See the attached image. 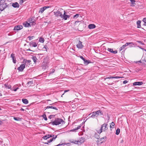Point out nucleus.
I'll return each instance as SVG.
<instances>
[{"label": "nucleus", "instance_id": "obj_17", "mask_svg": "<svg viewBox=\"0 0 146 146\" xmlns=\"http://www.w3.org/2000/svg\"><path fill=\"white\" fill-rule=\"evenodd\" d=\"M143 84V82H134L133 83V86H136V85H141Z\"/></svg>", "mask_w": 146, "mask_h": 146}, {"label": "nucleus", "instance_id": "obj_6", "mask_svg": "<svg viewBox=\"0 0 146 146\" xmlns=\"http://www.w3.org/2000/svg\"><path fill=\"white\" fill-rule=\"evenodd\" d=\"M23 28V27L22 25H18L15 27L14 30V31H18L22 29Z\"/></svg>", "mask_w": 146, "mask_h": 146}, {"label": "nucleus", "instance_id": "obj_24", "mask_svg": "<svg viewBox=\"0 0 146 146\" xmlns=\"http://www.w3.org/2000/svg\"><path fill=\"white\" fill-rule=\"evenodd\" d=\"M96 25L94 24H89L88 26V27L89 29H92L95 28Z\"/></svg>", "mask_w": 146, "mask_h": 146}, {"label": "nucleus", "instance_id": "obj_39", "mask_svg": "<svg viewBox=\"0 0 146 146\" xmlns=\"http://www.w3.org/2000/svg\"><path fill=\"white\" fill-rule=\"evenodd\" d=\"M42 117L46 121L47 120V118L45 113L43 114L42 115Z\"/></svg>", "mask_w": 146, "mask_h": 146}, {"label": "nucleus", "instance_id": "obj_32", "mask_svg": "<svg viewBox=\"0 0 146 146\" xmlns=\"http://www.w3.org/2000/svg\"><path fill=\"white\" fill-rule=\"evenodd\" d=\"M32 58L34 62L35 63L36 61V60H37V58L35 56H32Z\"/></svg>", "mask_w": 146, "mask_h": 146}, {"label": "nucleus", "instance_id": "obj_57", "mask_svg": "<svg viewBox=\"0 0 146 146\" xmlns=\"http://www.w3.org/2000/svg\"><path fill=\"white\" fill-rule=\"evenodd\" d=\"M29 21L30 22H31L33 21V19L32 18H30L29 19Z\"/></svg>", "mask_w": 146, "mask_h": 146}, {"label": "nucleus", "instance_id": "obj_7", "mask_svg": "<svg viewBox=\"0 0 146 146\" xmlns=\"http://www.w3.org/2000/svg\"><path fill=\"white\" fill-rule=\"evenodd\" d=\"M8 6L6 3H3L0 5V8L2 9V11Z\"/></svg>", "mask_w": 146, "mask_h": 146}, {"label": "nucleus", "instance_id": "obj_58", "mask_svg": "<svg viewBox=\"0 0 146 146\" xmlns=\"http://www.w3.org/2000/svg\"><path fill=\"white\" fill-rule=\"evenodd\" d=\"M128 82V81L125 80V81H123V84H126V83H127Z\"/></svg>", "mask_w": 146, "mask_h": 146}, {"label": "nucleus", "instance_id": "obj_30", "mask_svg": "<svg viewBox=\"0 0 146 146\" xmlns=\"http://www.w3.org/2000/svg\"><path fill=\"white\" fill-rule=\"evenodd\" d=\"M141 23V21H137V27L138 28H140L141 27L140 23Z\"/></svg>", "mask_w": 146, "mask_h": 146}, {"label": "nucleus", "instance_id": "obj_42", "mask_svg": "<svg viewBox=\"0 0 146 146\" xmlns=\"http://www.w3.org/2000/svg\"><path fill=\"white\" fill-rule=\"evenodd\" d=\"M143 21L144 22V25L146 26V18H145L143 19Z\"/></svg>", "mask_w": 146, "mask_h": 146}, {"label": "nucleus", "instance_id": "obj_54", "mask_svg": "<svg viewBox=\"0 0 146 146\" xmlns=\"http://www.w3.org/2000/svg\"><path fill=\"white\" fill-rule=\"evenodd\" d=\"M137 42L139 43H140L142 45H144V44L143 43H142V42L141 41H138H138H137Z\"/></svg>", "mask_w": 146, "mask_h": 146}, {"label": "nucleus", "instance_id": "obj_48", "mask_svg": "<svg viewBox=\"0 0 146 146\" xmlns=\"http://www.w3.org/2000/svg\"><path fill=\"white\" fill-rule=\"evenodd\" d=\"M79 21H76L75 23H74V25H78V23H79Z\"/></svg>", "mask_w": 146, "mask_h": 146}, {"label": "nucleus", "instance_id": "obj_14", "mask_svg": "<svg viewBox=\"0 0 146 146\" xmlns=\"http://www.w3.org/2000/svg\"><path fill=\"white\" fill-rule=\"evenodd\" d=\"M77 47L79 48H82L83 47V46L82 45V42L80 41L76 45Z\"/></svg>", "mask_w": 146, "mask_h": 146}, {"label": "nucleus", "instance_id": "obj_21", "mask_svg": "<svg viewBox=\"0 0 146 146\" xmlns=\"http://www.w3.org/2000/svg\"><path fill=\"white\" fill-rule=\"evenodd\" d=\"M11 57L12 58L14 64L16 63V60L15 57V54L13 53L11 54Z\"/></svg>", "mask_w": 146, "mask_h": 146}, {"label": "nucleus", "instance_id": "obj_8", "mask_svg": "<svg viewBox=\"0 0 146 146\" xmlns=\"http://www.w3.org/2000/svg\"><path fill=\"white\" fill-rule=\"evenodd\" d=\"M49 108H51V109H52L54 110H58V109L56 108V107H54V105H53L52 106H47L46 107H45L44 108V110H46L47 109H48Z\"/></svg>", "mask_w": 146, "mask_h": 146}, {"label": "nucleus", "instance_id": "obj_23", "mask_svg": "<svg viewBox=\"0 0 146 146\" xmlns=\"http://www.w3.org/2000/svg\"><path fill=\"white\" fill-rule=\"evenodd\" d=\"M129 44H132V43H126L125 44L123 45L122 46H121L119 48V50L121 51L122 50L125 46H128Z\"/></svg>", "mask_w": 146, "mask_h": 146}, {"label": "nucleus", "instance_id": "obj_28", "mask_svg": "<svg viewBox=\"0 0 146 146\" xmlns=\"http://www.w3.org/2000/svg\"><path fill=\"white\" fill-rule=\"evenodd\" d=\"M22 101L23 103L27 104L29 103L28 101L26 99H23Z\"/></svg>", "mask_w": 146, "mask_h": 146}, {"label": "nucleus", "instance_id": "obj_31", "mask_svg": "<svg viewBox=\"0 0 146 146\" xmlns=\"http://www.w3.org/2000/svg\"><path fill=\"white\" fill-rule=\"evenodd\" d=\"M39 41L40 42L43 43L44 41V38L42 37H40L39 39Z\"/></svg>", "mask_w": 146, "mask_h": 146}, {"label": "nucleus", "instance_id": "obj_44", "mask_svg": "<svg viewBox=\"0 0 146 146\" xmlns=\"http://www.w3.org/2000/svg\"><path fill=\"white\" fill-rule=\"evenodd\" d=\"M55 116V115H49L48 117V118H49L50 119H51L53 117H54Z\"/></svg>", "mask_w": 146, "mask_h": 146}, {"label": "nucleus", "instance_id": "obj_22", "mask_svg": "<svg viewBox=\"0 0 146 146\" xmlns=\"http://www.w3.org/2000/svg\"><path fill=\"white\" fill-rule=\"evenodd\" d=\"M95 112L97 116L99 115H101L103 114V113L102 112V110H100L95 111Z\"/></svg>", "mask_w": 146, "mask_h": 146}, {"label": "nucleus", "instance_id": "obj_49", "mask_svg": "<svg viewBox=\"0 0 146 146\" xmlns=\"http://www.w3.org/2000/svg\"><path fill=\"white\" fill-rule=\"evenodd\" d=\"M24 1L23 0H20L19 1V4L20 5H22L24 2Z\"/></svg>", "mask_w": 146, "mask_h": 146}, {"label": "nucleus", "instance_id": "obj_59", "mask_svg": "<svg viewBox=\"0 0 146 146\" xmlns=\"http://www.w3.org/2000/svg\"><path fill=\"white\" fill-rule=\"evenodd\" d=\"M52 141V139H50V140L47 141L48 143H50Z\"/></svg>", "mask_w": 146, "mask_h": 146}, {"label": "nucleus", "instance_id": "obj_20", "mask_svg": "<svg viewBox=\"0 0 146 146\" xmlns=\"http://www.w3.org/2000/svg\"><path fill=\"white\" fill-rule=\"evenodd\" d=\"M46 103L47 104L50 105H53L54 104L57 103V102H55L54 103H52V101L50 100H46Z\"/></svg>", "mask_w": 146, "mask_h": 146}, {"label": "nucleus", "instance_id": "obj_62", "mask_svg": "<svg viewBox=\"0 0 146 146\" xmlns=\"http://www.w3.org/2000/svg\"><path fill=\"white\" fill-rule=\"evenodd\" d=\"M20 110L21 111H24V110L23 109V108H22L20 109Z\"/></svg>", "mask_w": 146, "mask_h": 146}, {"label": "nucleus", "instance_id": "obj_1", "mask_svg": "<svg viewBox=\"0 0 146 146\" xmlns=\"http://www.w3.org/2000/svg\"><path fill=\"white\" fill-rule=\"evenodd\" d=\"M63 122V120L59 118H57L53 122H50L49 124H51L52 125H58L61 124L62 122Z\"/></svg>", "mask_w": 146, "mask_h": 146}, {"label": "nucleus", "instance_id": "obj_19", "mask_svg": "<svg viewBox=\"0 0 146 146\" xmlns=\"http://www.w3.org/2000/svg\"><path fill=\"white\" fill-rule=\"evenodd\" d=\"M107 50L110 52L114 54H116L117 52V50L113 51L112 49L111 48H108L107 49Z\"/></svg>", "mask_w": 146, "mask_h": 146}, {"label": "nucleus", "instance_id": "obj_13", "mask_svg": "<svg viewBox=\"0 0 146 146\" xmlns=\"http://www.w3.org/2000/svg\"><path fill=\"white\" fill-rule=\"evenodd\" d=\"M108 124H104L102 125L101 127L103 129V131H105L106 130H107L108 129L107 127Z\"/></svg>", "mask_w": 146, "mask_h": 146}, {"label": "nucleus", "instance_id": "obj_15", "mask_svg": "<svg viewBox=\"0 0 146 146\" xmlns=\"http://www.w3.org/2000/svg\"><path fill=\"white\" fill-rule=\"evenodd\" d=\"M12 4V6L14 8H19V4L17 2L13 3H11Z\"/></svg>", "mask_w": 146, "mask_h": 146}, {"label": "nucleus", "instance_id": "obj_2", "mask_svg": "<svg viewBox=\"0 0 146 146\" xmlns=\"http://www.w3.org/2000/svg\"><path fill=\"white\" fill-rule=\"evenodd\" d=\"M64 11L62 9H59L56 12H54V15L56 17H60L61 18L63 15L62 12H63Z\"/></svg>", "mask_w": 146, "mask_h": 146}, {"label": "nucleus", "instance_id": "obj_25", "mask_svg": "<svg viewBox=\"0 0 146 146\" xmlns=\"http://www.w3.org/2000/svg\"><path fill=\"white\" fill-rule=\"evenodd\" d=\"M23 25L25 27H31V24L28 23L27 22H25L23 23Z\"/></svg>", "mask_w": 146, "mask_h": 146}, {"label": "nucleus", "instance_id": "obj_18", "mask_svg": "<svg viewBox=\"0 0 146 146\" xmlns=\"http://www.w3.org/2000/svg\"><path fill=\"white\" fill-rule=\"evenodd\" d=\"M31 62V60H28L25 59H24L23 60V63L25 64V65H27V64H28L30 63Z\"/></svg>", "mask_w": 146, "mask_h": 146}, {"label": "nucleus", "instance_id": "obj_40", "mask_svg": "<svg viewBox=\"0 0 146 146\" xmlns=\"http://www.w3.org/2000/svg\"><path fill=\"white\" fill-rule=\"evenodd\" d=\"M34 37V36H29L27 38H29V40H31L33 39V38Z\"/></svg>", "mask_w": 146, "mask_h": 146}, {"label": "nucleus", "instance_id": "obj_36", "mask_svg": "<svg viewBox=\"0 0 146 146\" xmlns=\"http://www.w3.org/2000/svg\"><path fill=\"white\" fill-rule=\"evenodd\" d=\"M29 23L30 24H31V25H34L36 24L35 21L34 20L33 21L31 22H30Z\"/></svg>", "mask_w": 146, "mask_h": 146}, {"label": "nucleus", "instance_id": "obj_41", "mask_svg": "<svg viewBox=\"0 0 146 146\" xmlns=\"http://www.w3.org/2000/svg\"><path fill=\"white\" fill-rule=\"evenodd\" d=\"M96 115L95 113V111H94L92 112V114L91 116V117L93 118L94 116Z\"/></svg>", "mask_w": 146, "mask_h": 146}, {"label": "nucleus", "instance_id": "obj_29", "mask_svg": "<svg viewBox=\"0 0 146 146\" xmlns=\"http://www.w3.org/2000/svg\"><path fill=\"white\" fill-rule=\"evenodd\" d=\"M130 1L131 2V6H135V0H130Z\"/></svg>", "mask_w": 146, "mask_h": 146}, {"label": "nucleus", "instance_id": "obj_51", "mask_svg": "<svg viewBox=\"0 0 146 146\" xmlns=\"http://www.w3.org/2000/svg\"><path fill=\"white\" fill-rule=\"evenodd\" d=\"M47 46L46 45H44L43 48V49H45V50H46V51H47Z\"/></svg>", "mask_w": 146, "mask_h": 146}, {"label": "nucleus", "instance_id": "obj_33", "mask_svg": "<svg viewBox=\"0 0 146 146\" xmlns=\"http://www.w3.org/2000/svg\"><path fill=\"white\" fill-rule=\"evenodd\" d=\"M81 126V125H78V127H75L74 129V131H76V130L79 129Z\"/></svg>", "mask_w": 146, "mask_h": 146}, {"label": "nucleus", "instance_id": "obj_12", "mask_svg": "<svg viewBox=\"0 0 146 146\" xmlns=\"http://www.w3.org/2000/svg\"><path fill=\"white\" fill-rule=\"evenodd\" d=\"M63 12L64 13L62 15V16L61 18H63L65 20H66L68 18H69V16L68 15H65L66 13L64 11Z\"/></svg>", "mask_w": 146, "mask_h": 146}, {"label": "nucleus", "instance_id": "obj_35", "mask_svg": "<svg viewBox=\"0 0 146 146\" xmlns=\"http://www.w3.org/2000/svg\"><path fill=\"white\" fill-rule=\"evenodd\" d=\"M13 119L15 120L16 121H21V118L19 117H14Z\"/></svg>", "mask_w": 146, "mask_h": 146}, {"label": "nucleus", "instance_id": "obj_26", "mask_svg": "<svg viewBox=\"0 0 146 146\" xmlns=\"http://www.w3.org/2000/svg\"><path fill=\"white\" fill-rule=\"evenodd\" d=\"M4 87L7 89H10L11 87V86L10 85H9L7 83L5 84L4 85Z\"/></svg>", "mask_w": 146, "mask_h": 146}, {"label": "nucleus", "instance_id": "obj_3", "mask_svg": "<svg viewBox=\"0 0 146 146\" xmlns=\"http://www.w3.org/2000/svg\"><path fill=\"white\" fill-rule=\"evenodd\" d=\"M85 141V139L83 137H81L77 141L75 140L74 141V143H75L76 144H81V143H83Z\"/></svg>", "mask_w": 146, "mask_h": 146}, {"label": "nucleus", "instance_id": "obj_50", "mask_svg": "<svg viewBox=\"0 0 146 146\" xmlns=\"http://www.w3.org/2000/svg\"><path fill=\"white\" fill-rule=\"evenodd\" d=\"M52 137H53L52 139H52V141H53L54 140L56 139V138L57 137V135L55 136L54 137V136H52Z\"/></svg>", "mask_w": 146, "mask_h": 146}, {"label": "nucleus", "instance_id": "obj_4", "mask_svg": "<svg viewBox=\"0 0 146 146\" xmlns=\"http://www.w3.org/2000/svg\"><path fill=\"white\" fill-rule=\"evenodd\" d=\"M97 139H98V142H101V143H102L106 141L107 139V137L106 136L103 137L101 138H100V137H98Z\"/></svg>", "mask_w": 146, "mask_h": 146}, {"label": "nucleus", "instance_id": "obj_60", "mask_svg": "<svg viewBox=\"0 0 146 146\" xmlns=\"http://www.w3.org/2000/svg\"><path fill=\"white\" fill-rule=\"evenodd\" d=\"M123 78V77H121L118 76H116V78Z\"/></svg>", "mask_w": 146, "mask_h": 146}, {"label": "nucleus", "instance_id": "obj_5", "mask_svg": "<svg viewBox=\"0 0 146 146\" xmlns=\"http://www.w3.org/2000/svg\"><path fill=\"white\" fill-rule=\"evenodd\" d=\"M80 58H81L84 61V64L85 65H87L88 64L91 63L90 60H88L85 59L84 57L82 56H80Z\"/></svg>", "mask_w": 146, "mask_h": 146}, {"label": "nucleus", "instance_id": "obj_43", "mask_svg": "<svg viewBox=\"0 0 146 146\" xmlns=\"http://www.w3.org/2000/svg\"><path fill=\"white\" fill-rule=\"evenodd\" d=\"M126 43H132V44H129V47H131V46H132L133 45H134V44L133 42H127Z\"/></svg>", "mask_w": 146, "mask_h": 146}, {"label": "nucleus", "instance_id": "obj_46", "mask_svg": "<svg viewBox=\"0 0 146 146\" xmlns=\"http://www.w3.org/2000/svg\"><path fill=\"white\" fill-rule=\"evenodd\" d=\"M48 137L47 136V135L44 136L43 137H42V138L46 140L48 139V138H47Z\"/></svg>", "mask_w": 146, "mask_h": 146}, {"label": "nucleus", "instance_id": "obj_11", "mask_svg": "<svg viewBox=\"0 0 146 146\" xmlns=\"http://www.w3.org/2000/svg\"><path fill=\"white\" fill-rule=\"evenodd\" d=\"M49 8V6H45L41 8H40L39 11V13H42L45 10H46L47 8Z\"/></svg>", "mask_w": 146, "mask_h": 146}, {"label": "nucleus", "instance_id": "obj_56", "mask_svg": "<svg viewBox=\"0 0 146 146\" xmlns=\"http://www.w3.org/2000/svg\"><path fill=\"white\" fill-rule=\"evenodd\" d=\"M18 89H19V88L18 87L17 88H15V87L14 88V89L13 90L14 91H16Z\"/></svg>", "mask_w": 146, "mask_h": 146}, {"label": "nucleus", "instance_id": "obj_64", "mask_svg": "<svg viewBox=\"0 0 146 146\" xmlns=\"http://www.w3.org/2000/svg\"><path fill=\"white\" fill-rule=\"evenodd\" d=\"M44 143L45 144H48V141L47 142H45V143Z\"/></svg>", "mask_w": 146, "mask_h": 146}, {"label": "nucleus", "instance_id": "obj_63", "mask_svg": "<svg viewBox=\"0 0 146 146\" xmlns=\"http://www.w3.org/2000/svg\"><path fill=\"white\" fill-rule=\"evenodd\" d=\"M69 90H65L64 91V93L66 92H68V91H69Z\"/></svg>", "mask_w": 146, "mask_h": 146}, {"label": "nucleus", "instance_id": "obj_16", "mask_svg": "<svg viewBox=\"0 0 146 146\" xmlns=\"http://www.w3.org/2000/svg\"><path fill=\"white\" fill-rule=\"evenodd\" d=\"M29 45L32 47H36L37 46V44L35 42L31 41L30 42Z\"/></svg>", "mask_w": 146, "mask_h": 146}, {"label": "nucleus", "instance_id": "obj_47", "mask_svg": "<svg viewBox=\"0 0 146 146\" xmlns=\"http://www.w3.org/2000/svg\"><path fill=\"white\" fill-rule=\"evenodd\" d=\"M5 2V0H0V5L3 3H4Z\"/></svg>", "mask_w": 146, "mask_h": 146}, {"label": "nucleus", "instance_id": "obj_34", "mask_svg": "<svg viewBox=\"0 0 146 146\" xmlns=\"http://www.w3.org/2000/svg\"><path fill=\"white\" fill-rule=\"evenodd\" d=\"M120 132V129L119 128H117L116 130L115 134L117 135L119 134Z\"/></svg>", "mask_w": 146, "mask_h": 146}, {"label": "nucleus", "instance_id": "obj_52", "mask_svg": "<svg viewBox=\"0 0 146 146\" xmlns=\"http://www.w3.org/2000/svg\"><path fill=\"white\" fill-rule=\"evenodd\" d=\"M103 130V129L102 128V127H101V128H100V133H102V132Z\"/></svg>", "mask_w": 146, "mask_h": 146}, {"label": "nucleus", "instance_id": "obj_10", "mask_svg": "<svg viewBox=\"0 0 146 146\" xmlns=\"http://www.w3.org/2000/svg\"><path fill=\"white\" fill-rule=\"evenodd\" d=\"M25 67V65L23 64L21 65L20 66L17 68V69L20 71L22 72L23 71Z\"/></svg>", "mask_w": 146, "mask_h": 146}, {"label": "nucleus", "instance_id": "obj_9", "mask_svg": "<svg viewBox=\"0 0 146 146\" xmlns=\"http://www.w3.org/2000/svg\"><path fill=\"white\" fill-rule=\"evenodd\" d=\"M74 43L77 44L78 43L80 40V36H76L74 38Z\"/></svg>", "mask_w": 146, "mask_h": 146}, {"label": "nucleus", "instance_id": "obj_27", "mask_svg": "<svg viewBox=\"0 0 146 146\" xmlns=\"http://www.w3.org/2000/svg\"><path fill=\"white\" fill-rule=\"evenodd\" d=\"M42 66H46L48 67V63L47 62H43L42 64Z\"/></svg>", "mask_w": 146, "mask_h": 146}, {"label": "nucleus", "instance_id": "obj_37", "mask_svg": "<svg viewBox=\"0 0 146 146\" xmlns=\"http://www.w3.org/2000/svg\"><path fill=\"white\" fill-rule=\"evenodd\" d=\"M33 84V81H29L27 83V84L29 86H31Z\"/></svg>", "mask_w": 146, "mask_h": 146}, {"label": "nucleus", "instance_id": "obj_45", "mask_svg": "<svg viewBox=\"0 0 146 146\" xmlns=\"http://www.w3.org/2000/svg\"><path fill=\"white\" fill-rule=\"evenodd\" d=\"M47 136L48 137L47 138H48V139L50 137H52V136H54V135H49L48 134L47 135Z\"/></svg>", "mask_w": 146, "mask_h": 146}, {"label": "nucleus", "instance_id": "obj_53", "mask_svg": "<svg viewBox=\"0 0 146 146\" xmlns=\"http://www.w3.org/2000/svg\"><path fill=\"white\" fill-rule=\"evenodd\" d=\"M42 69L44 70L46 69L47 68H48V67L46 66H42Z\"/></svg>", "mask_w": 146, "mask_h": 146}, {"label": "nucleus", "instance_id": "obj_61", "mask_svg": "<svg viewBox=\"0 0 146 146\" xmlns=\"http://www.w3.org/2000/svg\"><path fill=\"white\" fill-rule=\"evenodd\" d=\"M111 79L116 78V76H111Z\"/></svg>", "mask_w": 146, "mask_h": 146}, {"label": "nucleus", "instance_id": "obj_38", "mask_svg": "<svg viewBox=\"0 0 146 146\" xmlns=\"http://www.w3.org/2000/svg\"><path fill=\"white\" fill-rule=\"evenodd\" d=\"M79 16H80V15L78 14H76L75 15H74V19H76L78 17H79Z\"/></svg>", "mask_w": 146, "mask_h": 146}, {"label": "nucleus", "instance_id": "obj_55", "mask_svg": "<svg viewBox=\"0 0 146 146\" xmlns=\"http://www.w3.org/2000/svg\"><path fill=\"white\" fill-rule=\"evenodd\" d=\"M110 125H111L112 126H114L115 125V124L113 122H112L111 123Z\"/></svg>", "mask_w": 146, "mask_h": 146}]
</instances>
